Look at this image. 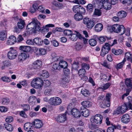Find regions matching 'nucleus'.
<instances>
[{
    "instance_id": "nucleus-57",
    "label": "nucleus",
    "mask_w": 132,
    "mask_h": 132,
    "mask_svg": "<svg viewBox=\"0 0 132 132\" xmlns=\"http://www.w3.org/2000/svg\"><path fill=\"white\" fill-rule=\"evenodd\" d=\"M52 68L54 70H60V68L59 66V63H53L52 66Z\"/></svg>"
},
{
    "instance_id": "nucleus-55",
    "label": "nucleus",
    "mask_w": 132,
    "mask_h": 132,
    "mask_svg": "<svg viewBox=\"0 0 132 132\" xmlns=\"http://www.w3.org/2000/svg\"><path fill=\"white\" fill-rule=\"evenodd\" d=\"M79 62H75L72 64V68L74 70H77L79 68Z\"/></svg>"
},
{
    "instance_id": "nucleus-41",
    "label": "nucleus",
    "mask_w": 132,
    "mask_h": 132,
    "mask_svg": "<svg viewBox=\"0 0 132 132\" xmlns=\"http://www.w3.org/2000/svg\"><path fill=\"white\" fill-rule=\"evenodd\" d=\"M109 50L108 49L102 47L101 53V55L102 56H104L106 54H107Z\"/></svg>"
},
{
    "instance_id": "nucleus-5",
    "label": "nucleus",
    "mask_w": 132,
    "mask_h": 132,
    "mask_svg": "<svg viewBox=\"0 0 132 132\" xmlns=\"http://www.w3.org/2000/svg\"><path fill=\"white\" fill-rule=\"evenodd\" d=\"M83 22L84 24L86 25V27L90 29H92L95 25L94 22L87 17L83 18Z\"/></svg>"
},
{
    "instance_id": "nucleus-52",
    "label": "nucleus",
    "mask_w": 132,
    "mask_h": 132,
    "mask_svg": "<svg viewBox=\"0 0 132 132\" xmlns=\"http://www.w3.org/2000/svg\"><path fill=\"white\" fill-rule=\"evenodd\" d=\"M54 25L52 24H47L45 28H44L43 30H43V31L45 32H47L49 30L48 28L47 27H54Z\"/></svg>"
},
{
    "instance_id": "nucleus-54",
    "label": "nucleus",
    "mask_w": 132,
    "mask_h": 132,
    "mask_svg": "<svg viewBox=\"0 0 132 132\" xmlns=\"http://www.w3.org/2000/svg\"><path fill=\"white\" fill-rule=\"evenodd\" d=\"M81 93L82 95L84 96H87L89 94V92L86 89L84 88L81 89Z\"/></svg>"
},
{
    "instance_id": "nucleus-45",
    "label": "nucleus",
    "mask_w": 132,
    "mask_h": 132,
    "mask_svg": "<svg viewBox=\"0 0 132 132\" xmlns=\"http://www.w3.org/2000/svg\"><path fill=\"white\" fill-rule=\"evenodd\" d=\"M82 48V46L81 43H77L75 45V49L76 51H79Z\"/></svg>"
},
{
    "instance_id": "nucleus-2",
    "label": "nucleus",
    "mask_w": 132,
    "mask_h": 132,
    "mask_svg": "<svg viewBox=\"0 0 132 132\" xmlns=\"http://www.w3.org/2000/svg\"><path fill=\"white\" fill-rule=\"evenodd\" d=\"M31 85L33 87L36 89H39L44 85V82L41 78L36 77L34 78L31 83Z\"/></svg>"
},
{
    "instance_id": "nucleus-21",
    "label": "nucleus",
    "mask_w": 132,
    "mask_h": 132,
    "mask_svg": "<svg viewBox=\"0 0 132 132\" xmlns=\"http://www.w3.org/2000/svg\"><path fill=\"white\" fill-rule=\"evenodd\" d=\"M51 59L53 62L57 61L60 60L61 59V57L55 53H53L51 55Z\"/></svg>"
},
{
    "instance_id": "nucleus-53",
    "label": "nucleus",
    "mask_w": 132,
    "mask_h": 132,
    "mask_svg": "<svg viewBox=\"0 0 132 132\" xmlns=\"http://www.w3.org/2000/svg\"><path fill=\"white\" fill-rule=\"evenodd\" d=\"M81 68L88 70L90 68V66L88 64L83 63L81 64Z\"/></svg>"
},
{
    "instance_id": "nucleus-3",
    "label": "nucleus",
    "mask_w": 132,
    "mask_h": 132,
    "mask_svg": "<svg viewBox=\"0 0 132 132\" xmlns=\"http://www.w3.org/2000/svg\"><path fill=\"white\" fill-rule=\"evenodd\" d=\"M111 29L113 31L116 33H119L122 31L121 35L124 34L125 31V28L122 25L114 24L111 27Z\"/></svg>"
},
{
    "instance_id": "nucleus-33",
    "label": "nucleus",
    "mask_w": 132,
    "mask_h": 132,
    "mask_svg": "<svg viewBox=\"0 0 132 132\" xmlns=\"http://www.w3.org/2000/svg\"><path fill=\"white\" fill-rule=\"evenodd\" d=\"M102 14V11L100 9H95L93 15L94 16H99Z\"/></svg>"
},
{
    "instance_id": "nucleus-20",
    "label": "nucleus",
    "mask_w": 132,
    "mask_h": 132,
    "mask_svg": "<svg viewBox=\"0 0 132 132\" xmlns=\"http://www.w3.org/2000/svg\"><path fill=\"white\" fill-rule=\"evenodd\" d=\"M7 33L6 30H4L0 32V40L4 41L6 39Z\"/></svg>"
},
{
    "instance_id": "nucleus-36",
    "label": "nucleus",
    "mask_w": 132,
    "mask_h": 132,
    "mask_svg": "<svg viewBox=\"0 0 132 132\" xmlns=\"http://www.w3.org/2000/svg\"><path fill=\"white\" fill-rule=\"evenodd\" d=\"M102 7L106 10H110L111 7V4L110 2H106L103 3Z\"/></svg>"
},
{
    "instance_id": "nucleus-47",
    "label": "nucleus",
    "mask_w": 132,
    "mask_h": 132,
    "mask_svg": "<svg viewBox=\"0 0 132 132\" xmlns=\"http://www.w3.org/2000/svg\"><path fill=\"white\" fill-rule=\"evenodd\" d=\"M78 73L79 77H81L84 75H85L86 71L85 69L81 68L79 70Z\"/></svg>"
},
{
    "instance_id": "nucleus-35",
    "label": "nucleus",
    "mask_w": 132,
    "mask_h": 132,
    "mask_svg": "<svg viewBox=\"0 0 132 132\" xmlns=\"http://www.w3.org/2000/svg\"><path fill=\"white\" fill-rule=\"evenodd\" d=\"M74 18L76 21H80L82 20L83 19V17L81 14L77 13L74 15Z\"/></svg>"
},
{
    "instance_id": "nucleus-56",
    "label": "nucleus",
    "mask_w": 132,
    "mask_h": 132,
    "mask_svg": "<svg viewBox=\"0 0 132 132\" xmlns=\"http://www.w3.org/2000/svg\"><path fill=\"white\" fill-rule=\"evenodd\" d=\"M44 93L46 95L48 96L51 95L52 93V90L50 89L47 88L45 90Z\"/></svg>"
},
{
    "instance_id": "nucleus-23",
    "label": "nucleus",
    "mask_w": 132,
    "mask_h": 132,
    "mask_svg": "<svg viewBox=\"0 0 132 132\" xmlns=\"http://www.w3.org/2000/svg\"><path fill=\"white\" fill-rule=\"evenodd\" d=\"M36 97L34 95H31L28 98V101L29 103L32 105H35L36 101Z\"/></svg>"
},
{
    "instance_id": "nucleus-14",
    "label": "nucleus",
    "mask_w": 132,
    "mask_h": 132,
    "mask_svg": "<svg viewBox=\"0 0 132 132\" xmlns=\"http://www.w3.org/2000/svg\"><path fill=\"white\" fill-rule=\"evenodd\" d=\"M80 111L82 116L85 117H88L90 114L88 110L84 106H81L80 108Z\"/></svg>"
},
{
    "instance_id": "nucleus-51",
    "label": "nucleus",
    "mask_w": 132,
    "mask_h": 132,
    "mask_svg": "<svg viewBox=\"0 0 132 132\" xmlns=\"http://www.w3.org/2000/svg\"><path fill=\"white\" fill-rule=\"evenodd\" d=\"M63 33L65 36H70L72 33V32L71 30H65L63 31Z\"/></svg>"
},
{
    "instance_id": "nucleus-59",
    "label": "nucleus",
    "mask_w": 132,
    "mask_h": 132,
    "mask_svg": "<svg viewBox=\"0 0 132 132\" xmlns=\"http://www.w3.org/2000/svg\"><path fill=\"white\" fill-rule=\"evenodd\" d=\"M132 54L131 52H127L125 53V57L128 60L131 58V57Z\"/></svg>"
},
{
    "instance_id": "nucleus-48",
    "label": "nucleus",
    "mask_w": 132,
    "mask_h": 132,
    "mask_svg": "<svg viewBox=\"0 0 132 132\" xmlns=\"http://www.w3.org/2000/svg\"><path fill=\"white\" fill-rule=\"evenodd\" d=\"M111 84L110 83H107L104 84L103 86L99 88L102 89L103 90H105L108 89L111 85Z\"/></svg>"
},
{
    "instance_id": "nucleus-62",
    "label": "nucleus",
    "mask_w": 132,
    "mask_h": 132,
    "mask_svg": "<svg viewBox=\"0 0 132 132\" xmlns=\"http://www.w3.org/2000/svg\"><path fill=\"white\" fill-rule=\"evenodd\" d=\"M22 106L25 111H27L30 109V106L28 104H23L22 105Z\"/></svg>"
},
{
    "instance_id": "nucleus-28",
    "label": "nucleus",
    "mask_w": 132,
    "mask_h": 132,
    "mask_svg": "<svg viewBox=\"0 0 132 132\" xmlns=\"http://www.w3.org/2000/svg\"><path fill=\"white\" fill-rule=\"evenodd\" d=\"M127 13L123 11H121L118 12L117 14V15L120 19L125 18L127 15Z\"/></svg>"
},
{
    "instance_id": "nucleus-15",
    "label": "nucleus",
    "mask_w": 132,
    "mask_h": 132,
    "mask_svg": "<svg viewBox=\"0 0 132 132\" xmlns=\"http://www.w3.org/2000/svg\"><path fill=\"white\" fill-rule=\"evenodd\" d=\"M130 117L128 114L123 115L121 119V122L124 123L126 124L129 122L130 120Z\"/></svg>"
},
{
    "instance_id": "nucleus-27",
    "label": "nucleus",
    "mask_w": 132,
    "mask_h": 132,
    "mask_svg": "<svg viewBox=\"0 0 132 132\" xmlns=\"http://www.w3.org/2000/svg\"><path fill=\"white\" fill-rule=\"evenodd\" d=\"M39 75L42 79H46L49 77V75L47 71L46 70H44L42 71L41 74Z\"/></svg>"
},
{
    "instance_id": "nucleus-11",
    "label": "nucleus",
    "mask_w": 132,
    "mask_h": 132,
    "mask_svg": "<svg viewBox=\"0 0 132 132\" xmlns=\"http://www.w3.org/2000/svg\"><path fill=\"white\" fill-rule=\"evenodd\" d=\"M16 42V39L15 36L13 35L10 36L7 39V44L11 45L14 44Z\"/></svg>"
},
{
    "instance_id": "nucleus-29",
    "label": "nucleus",
    "mask_w": 132,
    "mask_h": 132,
    "mask_svg": "<svg viewBox=\"0 0 132 132\" xmlns=\"http://www.w3.org/2000/svg\"><path fill=\"white\" fill-rule=\"evenodd\" d=\"M92 3L94 6H96V5H97L100 8L102 7L103 4V3L99 0H94L92 2Z\"/></svg>"
},
{
    "instance_id": "nucleus-50",
    "label": "nucleus",
    "mask_w": 132,
    "mask_h": 132,
    "mask_svg": "<svg viewBox=\"0 0 132 132\" xmlns=\"http://www.w3.org/2000/svg\"><path fill=\"white\" fill-rule=\"evenodd\" d=\"M40 4H41V2H40L39 1H36L34 4L33 5V7L35 10L38 9L39 6Z\"/></svg>"
},
{
    "instance_id": "nucleus-64",
    "label": "nucleus",
    "mask_w": 132,
    "mask_h": 132,
    "mask_svg": "<svg viewBox=\"0 0 132 132\" xmlns=\"http://www.w3.org/2000/svg\"><path fill=\"white\" fill-rule=\"evenodd\" d=\"M13 119L12 117H8L5 119V121L7 122H11L13 121Z\"/></svg>"
},
{
    "instance_id": "nucleus-44",
    "label": "nucleus",
    "mask_w": 132,
    "mask_h": 132,
    "mask_svg": "<svg viewBox=\"0 0 132 132\" xmlns=\"http://www.w3.org/2000/svg\"><path fill=\"white\" fill-rule=\"evenodd\" d=\"M120 2L123 4L129 5L132 3L131 0H120Z\"/></svg>"
},
{
    "instance_id": "nucleus-32",
    "label": "nucleus",
    "mask_w": 132,
    "mask_h": 132,
    "mask_svg": "<svg viewBox=\"0 0 132 132\" xmlns=\"http://www.w3.org/2000/svg\"><path fill=\"white\" fill-rule=\"evenodd\" d=\"M81 104L82 106L86 108H89L91 107L92 105L91 102L88 101H83L81 103Z\"/></svg>"
},
{
    "instance_id": "nucleus-8",
    "label": "nucleus",
    "mask_w": 132,
    "mask_h": 132,
    "mask_svg": "<svg viewBox=\"0 0 132 132\" xmlns=\"http://www.w3.org/2000/svg\"><path fill=\"white\" fill-rule=\"evenodd\" d=\"M11 50L8 53L7 57L10 60H13L16 58L18 55L17 51L13 47L10 48Z\"/></svg>"
},
{
    "instance_id": "nucleus-63",
    "label": "nucleus",
    "mask_w": 132,
    "mask_h": 132,
    "mask_svg": "<svg viewBox=\"0 0 132 132\" xmlns=\"http://www.w3.org/2000/svg\"><path fill=\"white\" fill-rule=\"evenodd\" d=\"M9 99L7 98H4L2 99V103L4 105L7 104L9 103Z\"/></svg>"
},
{
    "instance_id": "nucleus-58",
    "label": "nucleus",
    "mask_w": 132,
    "mask_h": 132,
    "mask_svg": "<svg viewBox=\"0 0 132 132\" xmlns=\"http://www.w3.org/2000/svg\"><path fill=\"white\" fill-rule=\"evenodd\" d=\"M110 46H111V44H110V43H106L102 47L106 49H108V50H110Z\"/></svg>"
},
{
    "instance_id": "nucleus-18",
    "label": "nucleus",
    "mask_w": 132,
    "mask_h": 132,
    "mask_svg": "<svg viewBox=\"0 0 132 132\" xmlns=\"http://www.w3.org/2000/svg\"><path fill=\"white\" fill-rule=\"evenodd\" d=\"M67 119L66 115L65 114H60L57 117L58 121L60 122H63Z\"/></svg>"
},
{
    "instance_id": "nucleus-24",
    "label": "nucleus",
    "mask_w": 132,
    "mask_h": 132,
    "mask_svg": "<svg viewBox=\"0 0 132 132\" xmlns=\"http://www.w3.org/2000/svg\"><path fill=\"white\" fill-rule=\"evenodd\" d=\"M32 126H33L32 123H31L29 122L26 123L23 126L24 129L27 131L31 130Z\"/></svg>"
},
{
    "instance_id": "nucleus-10",
    "label": "nucleus",
    "mask_w": 132,
    "mask_h": 132,
    "mask_svg": "<svg viewBox=\"0 0 132 132\" xmlns=\"http://www.w3.org/2000/svg\"><path fill=\"white\" fill-rule=\"evenodd\" d=\"M71 114L75 118H78L81 116L80 111L77 109H73L71 110Z\"/></svg>"
},
{
    "instance_id": "nucleus-7",
    "label": "nucleus",
    "mask_w": 132,
    "mask_h": 132,
    "mask_svg": "<svg viewBox=\"0 0 132 132\" xmlns=\"http://www.w3.org/2000/svg\"><path fill=\"white\" fill-rule=\"evenodd\" d=\"M120 109L122 113H123L129 109H131L132 104L130 101L128 102L124 103L121 106H119Z\"/></svg>"
},
{
    "instance_id": "nucleus-9",
    "label": "nucleus",
    "mask_w": 132,
    "mask_h": 132,
    "mask_svg": "<svg viewBox=\"0 0 132 132\" xmlns=\"http://www.w3.org/2000/svg\"><path fill=\"white\" fill-rule=\"evenodd\" d=\"M33 126L36 128L39 129L42 127L43 126V123L41 120L36 119L32 122Z\"/></svg>"
},
{
    "instance_id": "nucleus-16",
    "label": "nucleus",
    "mask_w": 132,
    "mask_h": 132,
    "mask_svg": "<svg viewBox=\"0 0 132 132\" xmlns=\"http://www.w3.org/2000/svg\"><path fill=\"white\" fill-rule=\"evenodd\" d=\"M29 57V54L24 53H22L19 55L18 59L20 61L23 62Z\"/></svg>"
},
{
    "instance_id": "nucleus-6",
    "label": "nucleus",
    "mask_w": 132,
    "mask_h": 132,
    "mask_svg": "<svg viewBox=\"0 0 132 132\" xmlns=\"http://www.w3.org/2000/svg\"><path fill=\"white\" fill-rule=\"evenodd\" d=\"M50 104L53 106H57L60 105L62 103L61 99L59 97H54L50 98Z\"/></svg>"
},
{
    "instance_id": "nucleus-38",
    "label": "nucleus",
    "mask_w": 132,
    "mask_h": 132,
    "mask_svg": "<svg viewBox=\"0 0 132 132\" xmlns=\"http://www.w3.org/2000/svg\"><path fill=\"white\" fill-rule=\"evenodd\" d=\"M4 125L6 129L8 131H12L13 130V128L10 124L6 123L4 124Z\"/></svg>"
},
{
    "instance_id": "nucleus-34",
    "label": "nucleus",
    "mask_w": 132,
    "mask_h": 132,
    "mask_svg": "<svg viewBox=\"0 0 132 132\" xmlns=\"http://www.w3.org/2000/svg\"><path fill=\"white\" fill-rule=\"evenodd\" d=\"M96 31L99 32L102 30L103 28V26L101 23H98L94 27Z\"/></svg>"
},
{
    "instance_id": "nucleus-25",
    "label": "nucleus",
    "mask_w": 132,
    "mask_h": 132,
    "mask_svg": "<svg viewBox=\"0 0 132 132\" xmlns=\"http://www.w3.org/2000/svg\"><path fill=\"white\" fill-rule=\"evenodd\" d=\"M33 43L36 45L40 46L42 45L43 41L41 38L39 37H36L34 38L33 40Z\"/></svg>"
},
{
    "instance_id": "nucleus-1",
    "label": "nucleus",
    "mask_w": 132,
    "mask_h": 132,
    "mask_svg": "<svg viewBox=\"0 0 132 132\" xmlns=\"http://www.w3.org/2000/svg\"><path fill=\"white\" fill-rule=\"evenodd\" d=\"M40 23L37 19H33L31 22L27 26V31L29 32V34H35L40 30Z\"/></svg>"
},
{
    "instance_id": "nucleus-13",
    "label": "nucleus",
    "mask_w": 132,
    "mask_h": 132,
    "mask_svg": "<svg viewBox=\"0 0 132 132\" xmlns=\"http://www.w3.org/2000/svg\"><path fill=\"white\" fill-rule=\"evenodd\" d=\"M111 95V94L108 93L106 94L105 97H104V102H105V104L107 107H109L110 106V101Z\"/></svg>"
},
{
    "instance_id": "nucleus-31",
    "label": "nucleus",
    "mask_w": 132,
    "mask_h": 132,
    "mask_svg": "<svg viewBox=\"0 0 132 132\" xmlns=\"http://www.w3.org/2000/svg\"><path fill=\"white\" fill-rule=\"evenodd\" d=\"M59 63V66L60 68V70L61 68H67L68 66V64L66 62L60 60Z\"/></svg>"
},
{
    "instance_id": "nucleus-61",
    "label": "nucleus",
    "mask_w": 132,
    "mask_h": 132,
    "mask_svg": "<svg viewBox=\"0 0 132 132\" xmlns=\"http://www.w3.org/2000/svg\"><path fill=\"white\" fill-rule=\"evenodd\" d=\"M1 79L3 81L6 82H9L11 81V79L8 77L4 76L2 77Z\"/></svg>"
},
{
    "instance_id": "nucleus-22",
    "label": "nucleus",
    "mask_w": 132,
    "mask_h": 132,
    "mask_svg": "<svg viewBox=\"0 0 132 132\" xmlns=\"http://www.w3.org/2000/svg\"><path fill=\"white\" fill-rule=\"evenodd\" d=\"M19 50L26 52H30L31 50V48L29 46H21L19 47Z\"/></svg>"
},
{
    "instance_id": "nucleus-26",
    "label": "nucleus",
    "mask_w": 132,
    "mask_h": 132,
    "mask_svg": "<svg viewBox=\"0 0 132 132\" xmlns=\"http://www.w3.org/2000/svg\"><path fill=\"white\" fill-rule=\"evenodd\" d=\"M70 79V77L68 75L63 76L61 78V83L62 84H65L69 82Z\"/></svg>"
},
{
    "instance_id": "nucleus-37",
    "label": "nucleus",
    "mask_w": 132,
    "mask_h": 132,
    "mask_svg": "<svg viewBox=\"0 0 132 132\" xmlns=\"http://www.w3.org/2000/svg\"><path fill=\"white\" fill-rule=\"evenodd\" d=\"M126 85L128 88H132V83L131 80L130 79H127L125 81Z\"/></svg>"
},
{
    "instance_id": "nucleus-49",
    "label": "nucleus",
    "mask_w": 132,
    "mask_h": 132,
    "mask_svg": "<svg viewBox=\"0 0 132 132\" xmlns=\"http://www.w3.org/2000/svg\"><path fill=\"white\" fill-rule=\"evenodd\" d=\"M80 5H76L73 6L72 8L73 12L75 13H79Z\"/></svg>"
},
{
    "instance_id": "nucleus-17",
    "label": "nucleus",
    "mask_w": 132,
    "mask_h": 132,
    "mask_svg": "<svg viewBox=\"0 0 132 132\" xmlns=\"http://www.w3.org/2000/svg\"><path fill=\"white\" fill-rule=\"evenodd\" d=\"M35 50L36 51L35 53L38 55H44L46 53V50L43 48H40L38 49L37 48H36Z\"/></svg>"
},
{
    "instance_id": "nucleus-19",
    "label": "nucleus",
    "mask_w": 132,
    "mask_h": 132,
    "mask_svg": "<svg viewBox=\"0 0 132 132\" xmlns=\"http://www.w3.org/2000/svg\"><path fill=\"white\" fill-rule=\"evenodd\" d=\"M42 62L39 60H37L34 61L32 64V66L34 69H39L42 66Z\"/></svg>"
},
{
    "instance_id": "nucleus-12",
    "label": "nucleus",
    "mask_w": 132,
    "mask_h": 132,
    "mask_svg": "<svg viewBox=\"0 0 132 132\" xmlns=\"http://www.w3.org/2000/svg\"><path fill=\"white\" fill-rule=\"evenodd\" d=\"M111 75L108 73L106 75L101 73L100 75L101 79L102 81H109L111 80Z\"/></svg>"
},
{
    "instance_id": "nucleus-43",
    "label": "nucleus",
    "mask_w": 132,
    "mask_h": 132,
    "mask_svg": "<svg viewBox=\"0 0 132 132\" xmlns=\"http://www.w3.org/2000/svg\"><path fill=\"white\" fill-rule=\"evenodd\" d=\"M69 38L70 40L75 41L77 39L78 37L76 34L72 33L70 36Z\"/></svg>"
},
{
    "instance_id": "nucleus-46",
    "label": "nucleus",
    "mask_w": 132,
    "mask_h": 132,
    "mask_svg": "<svg viewBox=\"0 0 132 132\" xmlns=\"http://www.w3.org/2000/svg\"><path fill=\"white\" fill-rule=\"evenodd\" d=\"M88 43L89 44L92 46H95L97 43L96 40L94 39H91L88 41Z\"/></svg>"
},
{
    "instance_id": "nucleus-4",
    "label": "nucleus",
    "mask_w": 132,
    "mask_h": 132,
    "mask_svg": "<svg viewBox=\"0 0 132 132\" xmlns=\"http://www.w3.org/2000/svg\"><path fill=\"white\" fill-rule=\"evenodd\" d=\"M103 117L100 114H96L91 117L90 120L92 123L95 124H100L102 122Z\"/></svg>"
},
{
    "instance_id": "nucleus-40",
    "label": "nucleus",
    "mask_w": 132,
    "mask_h": 132,
    "mask_svg": "<svg viewBox=\"0 0 132 132\" xmlns=\"http://www.w3.org/2000/svg\"><path fill=\"white\" fill-rule=\"evenodd\" d=\"M112 53L116 55H119L121 54L123 52L122 51L121 49L116 50L115 49L113 48L112 50Z\"/></svg>"
},
{
    "instance_id": "nucleus-60",
    "label": "nucleus",
    "mask_w": 132,
    "mask_h": 132,
    "mask_svg": "<svg viewBox=\"0 0 132 132\" xmlns=\"http://www.w3.org/2000/svg\"><path fill=\"white\" fill-rule=\"evenodd\" d=\"M120 109L119 107H118L117 109L114 111L113 114H119L120 113L122 114Z\"/></svg>"
},
{
    "instance_id": "nucleus-30",
    "label": "nucleus",
    "mask_w": 132,
    "mask_h": 132,
    "mask_svg": "<svg viewBox=\"0 0 132 132\" xmlns=\"http://www.w3.org/2000/svg\"><path fill=\"white\" fill-rule=\"evenodd\" d=\"M25 23L24 21L21 19H19V21L17 23V26L19 28L22 29L25 26Z\"/></svg>"
},
{
    "instance_id": "nucleus-42",
    "label": "nucleus",
    "mask_w": 132,
    "mask_h": 132,
    "mask_svg": "<svg viewBox=\"0 0 132 132\" xmlns=\"http://www.w3.org/2000/svg\"><path fill=\"white\" fill-rule=\"evenodd\" d=\"M93 6L92 4H89L86 6L87 11L89 12H92L93 10Z\"/></svg>"
},
{
    "instance_id": "nucleus-39",
    "label": "nucleus",
    "mask_w": 132,
    "mask_h": 132,
    "mask_svg": "<svg viewBox=\"0 0 132 132\" xmlns=\"http://www.w3.org/2000/svg\"><path fill=\"white\" fill-rule=\"evenodd\" d=\"M126 61L125 58H124L122 61L117 64L116 66V68L117 70L121 69L123 66L124 64Z\"/></svg>"
}]
</instances>
